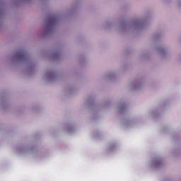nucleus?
Masks as SVG:
<instances>
[{"mask_svg": "<svg viewBox=\"0 0 181 181\" xmlns=\"http://www.w3.org/2000/svg\"><path fill=\"white\" fill-rule=\"evenodd\" d=\"M49 21H51V23H54V22H56V18H49Z\"/></svg>", "mask_w": 181, "mask_h": 181, "instance_id": "1", "label": "nucleus"}]
</instances>
